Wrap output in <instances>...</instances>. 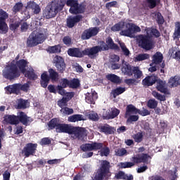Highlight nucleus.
Returning a JSON list of instances; mask_svg holds the SVG:
<instances>
[{"label": "nucleus", "mask_w": 180, "mask_h": 180, "mask_svg": "<svg viewBox=\"0 0 180 180\" xmlns=\"http://www.w3.org/2000/svg\"><path fill=\"white\" fill-rule=\"evenodd\" d=\"M55 5L63 9L65 4L67 6H70L69 12L72 15H79L81 13H85L86 11V2L83 1L78 3V0H58V2H53Z\"/></svg>", "instance_id": "nucleus-1"}, {"label": "nucleus", "mask_w": 180, "mask_h": 180, "mask_svg": "<svg viewBox=\"0 0 180 180\" xmlns=\"http://www.w3.org/2000/svg\"><path fill=\"white\" fill-rule=\"evenodd\" d=\"M47 32L49 30L43 27L34 30L27 38V47H36L38 44H41L47 39Z\"/></svg>", "instance_id": "nucleus-2"}, {"label": "nucleus", "mask_w": 180, "mask_h": 180, "mask_svg": "<svg viewBox=\"0 0 180 180\" xmlns=\"http://www.w3.org/2000/svg\"><path fill=\"white\" fill-rule=\"evenodd\" d=\"M108 50H109L108 44L105 43V41H100V46L98 45L91 48H86L83 50V54H84V56H88L89 58L94 59L99 56L101 51H108Z\"/></svg>", "instance_id": "nucleus-3"}, {"label": "nucleus", "mask_w": 180, "mask_h": 180, "mask_svg": "<svg viewBox=\"0 0 180 180\" xmlns=\"http://www.w3.org/2000/svg\"><path fill=\"white\" fill-rule=\"evenodd\" d=\"M48 72L49 75L46 71L41 75L40 84L42 88H47V86L50 82V79L51 82H57V81H58V78L60 77L58 72L53 68H49L48 70Z\"/></svg>", "instance_id": "nucleus-4"}, {"label": "nucleus", "mask_w": 180, "mask_h": 180, "mask_svg": "<svg viewBox=\"0 0 180 180\" xmlns=\"http://www.w3.org/2000/svg\"><path fill=\"white\" fill-rule=\"evenodd\" d=\"M29 88H30V86H29V84L27 83L24 84L16 83L5 87V91L8 95H12V94L14 95H19L20 94V91L27 92V91H29Z\"/></svg>", "instance_id": "nucleus-5"}, {"label": "nucleus", "mask_w": 180, "mask_h": 180, "mask_svg": "<svg viewBox=\"0 0 180 180\" xmlns=\"http://www.w3.org/2000/svg\"><path fill=\"white\" fill-rule=\"evenodd\" d=\"M124 30H122L120 32V36H124L125 37H130L133 39L134 34L139 32H141L140 27L135 25L134 23L124 22Z\"/></svg>", "instance_id": "nucleus-6"}, {"label": "nucleus", "mask_w": 180, "mask_h": 180, "mask_svg": "<svg viewBox=\"0 0 180 180\" xmlns=\"http://www.w3.org/2000/svg\"><path fill=\"white\" fill-rule=\"evenodd\" d=\"M3 77L6 79L13 81V79L20 77V71L18 69V66L15 64H11L3 71Z\"/></svg>", "instance_id": "nucleus-7"}, {"label": "nucleus", "mask_w": 180, "mask_h": 180, "mask_svg": "<svg viewBox=\"0 0 180 180\" xmlns=\"http://www.w3.org/2000/svg\"><path fill=\"white\" fill-rule=\"evenodd\" d=\"M110 173V162L108 160H101L100 167L98 168L97 174L98 178L104 179V178Z\"/></svg>", "instance_id": "nucleus-8"}, {"label": "nucleus", "mask_w": 180, "mask_h": 180, "mask_svg": "<svg viewBox=\"0 0 180 180\" xmlns=\"http://www.w3.org/2000/svg\"><path fill=\"white\" fill-rule=\"evenodd\" d=\"M60 11H63V9L56 6V3L53 2L47 7L43 15L46 19H51L52 18H56V15H57Z\"/></svg>", "instance_id": "nucleus-9"}, {"label": "nucleus", "mask_w": 180, "mask_h": 180, "mask_svg": "<svg viewBox=\"0 0 180 180\" xmlns=\"http://www.w3.org/2000/svg\"><path fill=\"white\" fill-rule=\"evenodd\" d=\"M140 46L143 50L148 51L149 50H153L154 49V42L148 35H140Z\"/></svg>", "instance_id": "nucleus-10"}, {"label": "nucleus", "mask_w": 180, "mask_h": 180, "mask_svg": "<svg viewBox=\"0 0 180 180\" xmlns=\"http://www.w3.org/2000/svg\"><path fill=\"white\" fill-rule=\"evenodd\" d=\"M70 134L75 136L78 140H84L88 136V130L84 127H72Z\"/></svg>", "instance_id": "nucleus-11"}, {"label": "nucleus", "mask_w": 180, "mask_h": 180, "mask_svg": "<svg viewBox=\"0 0 180 180\" xmlns=\"http://www.w3.org/2000/svg\"><path fill=\"white\" fill-rule=\"evenodd\" d=\"M37 150V143H28L23 148L22 153L26 158H29L30 155H34Z\"/></svg>", "instance_id": "nucleus-12"}, {"label": "nucleus", "mask_w": 180, "mask_h": 180, "mask_svg": "<svg viewBox=\"0 0 180 180\" xmlns=\"http://www.w3.org/2000/svg\"><path fill=\"white\" fill-rule=\"evenodd\" d=\"M53 64L57 68L58 72L63 74L65 71L66 65L64 58L60 56H56L53 58Z\"/></svg>", "instance_id": "nucleus-13"}, {"label": "nucleus", "mask_w": 180, "mask_h": 180, "mask_svg": "<svg viewBox=\"0 0 180 180\" xmlns=\"http://www.w3.org/2000/svg\"><path fill=\"white\" fill-rule=\"evenodd\" d=\"M99 33V27H90L87 30H85L82 34V39L83 40H89L91 37H94L96 36Z\"/></svg>", "instance_id": "nucleus-14"}, {"label": "nucleus", "mask_w": 180, "mask_h": 180, "mask_svg": "<svg viewBox=\"0 0 180 180\" xmlns=\"http://www.w3.org/2000/svg\"><path fill=\"white\" fill-rule=\"evenodd\" d=\"M84 17L81 15H76L74 16H70L66 20V26L69 29H72L77 23H79Z\"/></svg>", "instance_id": "nucleus-15"}, {"label": "nucleus", "mask_w": 180, "mask_h": 180, "mask_svg": "<svg viewBox=\"0 0 180 180\" xmlns=\"http://www.w3.org/2000/svg\"><path fill=\"white\" fill-rule=\"evenodd\" d=\"M17 119L18 120V124L19 123H22L24 126H27L29 123H32V122H33L32 118L28 117L23 111L19 112V115H17Z\"/></svg>", "instance_id": "nucleus-16"}, {"label": "nucleus", "mask_w": 180, "mask_h": 180, "mask_svg": "<svg viewBox=\"0 0 180 180\" xmlns=\"http://www.w3.org/2000/svg\"><path fill=\"white\" fill-rule=\"evenodd\" d=\"M148 158H150V155L147 153H142L141 155H138L136 156L132 157V161L134 164H148Z\"/></svg>", "instance_id": "nucleus-17"}, {"label": "nucleus", "mask_w": 180, "mask_h": 180, "mask_svg": "<svg viewBox=\"0 0 180 180\" xmlns=\"http://www.w3.org/2000/svg\"><path fill=\"white\" fill-rule=\"evenodd\" d=\"M120 114V110L117 108L112 109L111 112H105L103 113V119L105 120H110V119H115Z\"/></svg>", "instance_id": "nucleus-18"}, {"label": "nucleus", "mask_w": 180, "mask_h": 180, "mask_svg": "<svg viewBox=\"0 0 180 180\" xmlns=\"http://www.w3.org/2000/svg\"><path fill=\"white\" fill-rule=\"evenodd\" d=\"M73 126L68 124L59 123L58 128H56L57 133H66L67 134H71L72 131Z\"/></svg>", "instance_id": "nucleus-19"}, {"label": "nucleus", "mask_w": 180, "mask_h": 180, "mask_svg": "<svg viewBox=\"0 0 180 180\" xmlns=\"http://www.w3.org/2000/svg\"><path fill=\"white\" fill-rule=\"evenodd\" d=\"M68 54L70 57H76L77 58H82L84 57V51H81L79 48H70L68 50Z\"/></svg>", "instance_id": "nucleus-20"}, {"label": "nucleus", "mask_w": 180, "mask_h": 180, "mask_svg": "<svg viewBox=\"0 0 180 180\" xmlns=\"http://www.w3.org/2000/svg\"><path fill=\"white\" fill-rule=\"evenodd\" d=\"M98 129L101 133H104V134H114L116 129L108 124H101L98 126Z\"/></svg>", "instance_id": "nucleus-21"}, {"label": "nucleus", "mask_w": 180, "mask_h": 180, "mask_svg": "<svg viewBox=\"0 0 180 180\" xmlns=\"http://www.w3.org/2000/svg\"><path fill=\"white\" fill-rule=\"evenodd\" d=\"M27 8L31 9L34 15H39V12H41L40 6L34 1H29L27 4Z\"/></svg>", "instance_id": "nucleus-22"}, {"label": "nucleus", "mask_w": 180, "mask_h": 180, "mask_svg": "<svg viewBox=\"0 0 180 180\" xmlns=\"http://www.w3.org/2000/svg\"><path fill=\"white\" fill-rule=\"evenodd\" d=\"M156 88L159 92L165 94V95H169V91L168 90V88L165 86V82H164V81L157 80Z\"/></svg>", "instance_id": "nucleus-23"}, {"label": "nucleus", "mask_w": 180, "mask_h": 180, "mask_svg": "<svg viewBox=\"0 0 180 180\" xmlns=\"http://www.w3.org/2000/svg\"><path fill=\"white\" fill-rule=\"evenodd\" d=\"M133 67L129 63H126L123 65L122 68V72L124 73V75H127V77L133 76Z\"/></svg>", "instance_id": "nucleus-24"}, {"label": "nucleus", "mask_w": 180, "mask_h": 180, "mask_svg": "<svg viewBox=\"0 0 180 180\" xmlns=\"http://www.w3.org/2000/svg\"><path fill=\"white\" fill-rule=\"evenodd\" d=\"M24 75L25 77L30 81H36V79L39 78L37 74H36V72L34 71V69H33V68H30L28 70H26Z\"/></svg>", "instance_id": "nucleus-25"}, {"label": "nucleus", "mask_w": 180, "mask_h": 180, "mask_svg": "<svg viewBox=\"0 0 180 180\" xmlns=\"http://www.w3.org/2000/svg\"><path fill=\"white\" fill-rule=\"evenodd\" d=\"M4 120L8 124L16 125L19 124V121L18 120V115H7L4 117Z\"/></svg>", "instance_id": "nucleus-26"}, {"label": "nucleus", "mask_w": 180, "mask_h": 180, "mask_svg": "<svg viewBox=\"0 0 180 180\" xmlns=\"http://www.w3.org/2000/svg\"><path fill=\"white\" fill-rule=\"evenodd\" d=\"M139 112V109H137L136 106H134L133 104H129L126 108L124 117L125 119H127L130 115H134Z\"/></svg>", "instance_id": "nucleus-27"}, {"label": "nucleus", "mask_w": 180, "mask_h": 180, "mask_svg": "<svg viewBox=\"0 0 180 180\" xmlns=\"http://www.w3.org/2000/svg\"><path fill=\"white\" fill-rule=\"evenodd\" d=\"M29 63L27 60L21 59L16 62V64H15L17 67V68H19L20 71L22 72V74H25L26 72V67H27V65Z\"/></svg>", "instance_id": "nucleus-28"}, {"label": "nucleus", "mask_w": 180, "mask_h": 180, "mask_svg": "<svg viewBox=\"0 0 180 180\" xmlns=\"http://www.w3.org/2000/svg\"><path fill=\"white\" fill-rule=\"evenodd\" d=\"M155 82H157V77L154 76H148L142 81L144 86H153V84H155Z\"/></svg>", "instance_id": "nucleus-29"}, {"label": "nucleus", "mask_w": 180, "mask_h": 180, "mask_svg": "<svg viewBox=\"0 0 180 180\" xmlns=\"http://www.w3.org/2000/svg\"><path fill=\"white\" fill-rule=\"evenodd\" d=\"M58 124H60L58 119L53 118L48 123L49 130H54V129H56L57 131V129H58Z\"/></svg>", "instance_id": "nucleus-30"}, {"label": "nucleus", "mask_w": 180, "mask_h": 180, "mask_svg": "<svg viewBox=\"0 0 180 180\" xmlns=\"http://www.w3.org/2000/svg\"><path fill=\"white\" fill-rule=\"evenodd\" d=\"M27 108V100L18 98L16 101L15 109H26Z\"/></svg>", "instance_id": "nucleus-31"}, {"label": "nucleus", "mask_w": 180, "mask_h": 180, "mask_svg": "<svg viewBox=\"0 0 180 180\" xmlns=\"http://www.w3.org/2000/svg\"><path fill=\"white\" fill-rule=\"evenodd\" d=\"M164 56L161 52H156L153 56V64H161L162 63V60Z\"/></svg>", "instance_id": "nucleus-32"}, {"label": "nucleus", "mask_w": 180, "mask_h": 180, "mask_svg": "<svg viewBox=\"0 0 180 180\" xmlns=\"http://www.w3.org/2000/svg\"><path fill=\"white\" fill-rule=\"evenodd\" d=\"M144 134L145 132L140 131L138 133L132 135V139H134L135 143H141L143 140H144Z\"/></svg>", "instance_id": "nucleus-33"}, {"label": "nucleus", "mask_w": 180, "mask_h": 180, "mask_svg": "<svg viewBox=\"0 0 180 180\" xmlns=\"http://www.w3.org/2000/svg\"><path fill=\"white\" fill-rule=\"evenodd\" d=\"M47 51L49 54H58L59 53H61V46L58 44L53 46H49Z\"/></svg>", "instance_id": "nucleus-34"}, {"label": "nucleus", "mask_w": 180, "mask_h": 180, "mask_svg": "<svg viewBox=\"0 0 180 180\" xmlns=\"http://www.w3.org/2000/svg\"><path fill=\"white\" fill-rule=\"evenodd\" d=\"M80 85L81 83L79 79L74 78L69 81V88H71L72 89H77L79 88Z\"/></svg>", "instance_id": "nucleus-35"}, {"label": "nucleus", "mask_w": 180, "mask_h": 180, "mask_svg": "<svg viewBox=\"0 0 180 180\" xmlns=\"http://www.w3.org/2000/svg\"><path fill=\"white\" fill-rule=\"evenodd\" d=\"M133 74L135 79H140V78L143 77V72L140 70V68L138 66L133 67L132 75Z\"/></svg>", "instance_id": "nucleus-36"}, {"label": "nucleus", "mask_w": 180, "mask_h": 180, "mask_svg": "<svg viewBox=\"0 0 180 180\" xmlns=\"http://www.w3.org/2000/svg\"><path fill=\"white\" fill-rule=\"evenodd\" d=\"M68 120V122H71L72 123H75V122H81L82 120H84V118L82 117V115L75 114L70 116Z\"/></svg>", "instance_id": "nucleus-37"}, {"label": "nucleus", "mask_w": 180, "mask_h": 180, "mask_svg": "<svg viewBox=\"0 0 180 180\" xmlns=\"http://www.w3.org/2000/svg\"><path fill=\"white\" fill-rule=\"evenodd\" d=\"M106 78L108 81L113 82L114 84H119L120 82V77L115 74H109L106 75Z\"/></svg>", "instance_id": "nucleus-38"}, {"label": "nucleus", "mask_w": 180, "mask_h": 180, "mask_svg": "<svg viewBox=\"0 0 180 180\" xmlns=\"http://www.w3.org/2000/svg\"><path fill=\"white\" fill-rule=\"evenodd\" d=\"M122 29H124V22L123 21L116 23L111 27L112 32H120Z\"/></svg>", "instance_id": "nucleus-39"}, {"label": "nucleus", "mask_w": 180, "mask_h": 180, "mask_svg": "<svg viewBox=\"0 0 180 180\" xmlns=\"http://www.w3.org/2000/svg\"><path fill=\"white\" fill-rule=\"evenodd\" d=\"M8 27L6 21H0V33L6 34L8 33Z\"/></svg>", "instance_id": "nucleus-40"}, {"label": "nucleus", "mask_w": 180, "mask_h": 180, "mask_svg": "<svg viewBox=\"0 0 180 180\" xmlns=\"http://www.w3.org/2000/svg\"><path fill=\"white\" fill-rule=\"evenodd\" d=\"M155 16L156 17V22L158 26H162V24L165 22V20H164L162 14H161V13L160 12H157L155 14Z\"/></svg>", "instance_id": "nucleus-41"}, {"label": "nucleus", "mask_w": 180, "mask_h": 180, "mask_svg": "<svg viewBox=\"0 0 180 180\" xmlns=\"http://www.w3.org/2000/svg\"><path fill=\"white\" fill-rule=\"evenodd\" d=\"M68 98L67 97H63L60 100L58 101L57 105L59 106V108H61L63 109V108H65L66 106H68Z\"/></svg>", "instance_id": "nucleus-42"}, {"label": "nucleus", "mask_w": 180, "mask_h": 180, "mask_svg": "<svg viewBox=\"0 0 180 180\" xmlns=\"http://www.w3.org/2000/svg\"><path fill=\"white\" fill-rule=\"evenodd\" d=\"M126 91V88L124 87H117L112 91L113 98H116V96H119V95H122L124 92Z\"/></svg>", "instance_id": "nucleus-43"}, {"label": "nucleus", "mask_w": 180, "mask_h": 180, "mask_svg": "<svg viewBox=\"0 0 180 180\" xmlns=\"http://www.w3.org/2000/svg\"><path fill=\"white\" fill-rule=\"evenodd\" d=\"M22 9H23V3L18 2L13 6L12 11L13 13H18V12H20Z\"/></svg>", "instance_id": "nucleus-44"}, {"label": "nucleus", "mask_w": 180, "mask_h": 180, "mask_svg": "<svg viewBox=\"0 0 180 180\" xmlns=\"http://www.w3.org/2000/svg\"><path fill=\"white\" fill-rule=\"evenodd\" d=\"M85 101L86 103H89L90 105H95V99H94V94L86 93Z\"/></svg>", "instance_id": "nucleus-45"}, {"label": "nucleus", "mask_w": 180, "mask_h": 180, "mask_svg": "<svg viewBox=\"0 0 180 180\" xmlns=\"http://www.w3.org/2000/svg\"><path fill=\"white\" fill-rule=\"evenodd\" d=\"M134 162H120L118 167L121 168L122 169L125 168H131L132 167H134Z\"/></svg>", "instance_id": "nucleus-46"}, {"label": "nucleus", "mask_w": 180, "mask_h": 180, "mask_svg": "<svg viewBox=\"0 0 180 180\" xmlns=\"http://www.w3.org/2000/svg\"><path fill=\"white\" fill-rule=\"evenodd\" d=\"M93 151H98V150H102L105 144L103 143L93 142L91 143Z\"/></svg>", "instance_id": "nucleus-47"}, {"label": "nucleus", "mask_w": 180, "mask_h": 180, "mask_svg": "<svg viewBox=\"0 0 180 180\" xmlns=\"http://www.w3.org/2000/svg\"><path fill=\"white\" fill-rule=\"evenodd\" d=\"M147 106L149 109H155L158 106V101L155 99H150L147 103Z\"/></svg>", "instance_id": "nucleus-48"}, {"label": "nucleus", "mask_w": 180, "mask_h": 180, "mask_svg": "<svg viewBox=\"0 0 180 180\" xmlns=\"http://www.w3.org/2000/svg\"><path fill=\"white\" fill-rule=\"evenodd\" d=\"M152 95L154 96V98L158 99V101H160L161 102H164V101L166 100L165 96H162L155 91H152Z\"/></svg>", "instance_id": "nucleus-49"}, {"label": "nucleus", "mask_w": 180, "mask_h": 180, "mask_svg": "<svg viewBox=\"0 0 180 180\" xmlns=\"http://www.w3.org/2000/svg\"><path fill=\"white\" fill-rule=\"evenodd\" d=\"M150 58V54L148 53H139L136 60L137 61H144V60H148Z\"/></svg>", "instance_id": "nucleus-50"}, {"label": "nucleus", "mask_w": 180, "mask_h": 180, "mask_svg": "<svg viewBox=\"0 0 180 180\" xmlns=\"http://www.w3.org/2000/svg\"><path fill=\"white\" fill-rule=\"evenodd\" d=\"M106 43L108 47H110V49H115V50H117V49H119V46L115 44L112 38H108V40H106Z\"/></svg>", "instance_id": "nucleus-51"}, {"label": "nucleus", "mask_w": 180, "mask_h": 180, "mask_svg": "<svg viewBox=\"0 0 180 180\" xmlns=\"http://www.w3.org/2000/svg\"><path fill=\"white\" fill-rule=\"evenodd\" d=\"M109 154H110V149H109V147L104 145V147L101 149V157H108Z\"/></svg>", "instance_id": "nucleus-52"}, {"label": "nucleus", "mask_w": 180, "mask_h": 180, "mask_svg": "<svg viewBox=\"0 0 180 180\" xmlns=\"http://www.w3.org/2000/svg\"><path fill=\"white\" fill-rule=\"evenodd\" d=\"M176 29L174 33V39H179L180 37V22H176Z\"/></svg>", "instance_id": "nucleus-53"}, {"label": "nucleus", "mask_w": 180, "mask_h": 180, "mask_svg": "<svg viewBox=\"0 0 180 180\" xmlns=\"http://www.w3.org/2000/svg\"><path fill=\"white\" fill-rule=\"evenodd\" d=\"M80 148L84 153H86V151H93L92 143L83 144L80 146Z\"/></svg>", "instance_id": "nucleus-54"}, {"label": "nucleus", "mask_w": 180, "mask_h": 180, "mask_svg": "<svg viewBox=\"0 0 180 180\" xmlns=\"http://www.w3.org/2000/svg\"><path fill=\"white\" fill-rule=\"evenodd\" d=\"M88 118L93 122H98L99 120V115H98V113L92 112L88 115Z\"/></svg>", "instance_id": "nucleus-55"}, {"label": "nucleus", "mask_w": 180, "mask_h": 180, "mask_svg": "<svg viewBox=\"0 0 180 180\" xmlns=\"http://www.w3.org/2000/svg\"><path fill=\"white\" fill-rule=\"evenodd\" d=\"M60 112L63 115H72V113H74V109L64 107L63 108H61Z\"/></svg>", "instance_id": "nucleus-56"}, {"label": "nucleus", "mask_w": 180, "mask_h": 180, "mask_svg": "<svg viewBox=\"0 0 180 180\" xmlns=\"http://www.w3.org/2000/svg\"><path fill=\"white\" fill-rule=\"evenodd\" d=\"M8 18H9V14L3 9H0V21H6Z\"/></svg>", "instance_id": "nucleus-57"}, {"label": "nucleus", "mask_w": 180, "mask_h": 180, "mask_svg": "<svg viewBox=\"0 0 180 180\" xmlns=\"http://www.w3.org/2000/svg\"><path fill=\"white\" fill-rule=\"evenodd\" d=\"M148 4H149L150 9H154L157 6V4H160L161 0H147Z\"/></svg>", "instance_id": "nucleus-58"}, {"label": "nucleus", "mask_w": 180, "mask_h": 180, "mask_svg": "<svg viewBox=\"0 0 180 180\" xmlns=\"http://www.w3.org/2000/svg\"><path fill=\"white\" fill-rule=\"evenodd\" d=\"M127 123H130L131 124V123H133V122H137L139 119V115H130L129 116H128V117H127Z\"/></svg>", "instance_id": "nucleus-59"}, {"label": "nucleus", "mask_w": 180, "mask_h": 180, "mask_svg": "<svg viewBox=\"0 0 180 180\" xmlns=\"http://www.w3.org/2000/svg\"><path fill=\"white\" fill-rule=\"evenodd\" d=\"M41 146H49L51 144V139L49 137L42 138L39 142Z\"/></svg>", "instance_id": "nucleus-60"}, {"label": "nucleus", "mask_w": 180, "mask_h": 180, "mask_svg": "<svg viewBox=\"0 0 180 180\" xmlns=\"http://www.w3.org/2000/svg\"><path fill=\"white\" fill-rule=\"evenodd\" d=\"M127 154V150L125 148H120L115 150V155L117 157H123Z\"/></svg>", "instance_id": "nucleus-61"}, {"label": "nucleus", "mask_w": 180, "mask_h": 180, "mask_svg": "<svg viewBox=\"0 0 180 180\" xmlns=\"http://www.w3.org/2000/svg\"><path fill=\"white\" fill-rule=\"evenodd\" d=\"M120 46L121 47V50H122V52L126 56H129L130 55V51L126 47V45L124 43L120 44Z\"/></svg>", "instance_id": "nucleus-62"}, {"label": "nucleus", "mask_w": 180, "mask_h": 180, "mask_svg": "<svg viewBox=\"0 0 180 180\" xmlns=\"http://www.w3.org/2000/svg\"><path fill=\"white\" fill-rule=\"evenodd\" d=\"M124 174L125 172L123 171H119L117 173H115V179L120 180V179H124Z\"/></svg>", "instance_id": "nucleus-63"}, {"label": "nucleus", "mask_w": 180, "mask_h": 180, "mask_svg": "<svg viewBox=\"0 0 180 180\" xmlns=\"http://www.w3.org/2000/svg\"><path fill=\"white\" fill-rule=\"evenodd\" d=\"M172 57L174 60H180V51L174 49L172 51Z\"/></svg>", "instance_id": "nucleus-64"}]
</instances>
